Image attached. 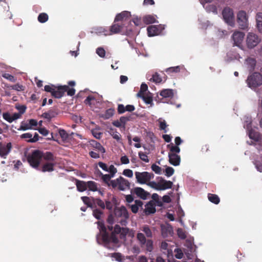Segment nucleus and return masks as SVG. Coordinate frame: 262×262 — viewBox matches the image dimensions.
I'll return each mask as SVG.
<instances>
[{
  "label": "nucleus",
  "instance_id": "1",
  "mask_svg": "<svg viewBox=\"0 0 262 262\" xmlns=\"http://www.w3.org/2000/svg\"><path fill=\"white\" fill-rule=\"evenodd\" d=\"M99 233L97 235V241L98 243L104 244V246L108 249L112 248L110 244H117L119 242L117 236L114 233L109 234L106 231V228L104 224L102 222L98 221L97 222Z\"/></svg>",
  "mask_w": 262,
  "mask_h": 262
},
{
  "label": "nucleus",
  "instance_id": "2",
  "mask_svg": "<svg viewBox=\"0 0 262 262\" xmlns=\"http://www.w3.org/2000/svg\"><path fill=\"white\" fill-rule=\"evenodd\" d=\"M130 186V182L122 176H120L115 180H113L112 182V187L114 189L117 188L120 191L129 189Z\"/></svg>",
  "mask_w": 262,
  "mask_h": 262
},
{
  "label": "nucleus",
  "instance_id": "3",
  "mask_svg": "<svg viewBox=\"0 0 262 262\" xmlns=\"http://www.w3.org/2000/svg\"><path fill=\"white\" fill-rule=\"evenodd\" d=\"M246 81L249 87L256 88L262 85V75L259 72H254L248 77Z\"/></svg>",
  "mask_w": 262,
  "mask_h": 262
},
{
  "label": "nucleus",
  "instance_id": "4",
  "mask_svg": "<svg viewBox=\"0 0 262 262\" xmlns=\"http://www.w3.org/2000/svg\"><path fill=\"white\" fill-rule=\"evenodd\" d=\"M27 161L30 165L35 169H37L41 160V151L35 150L27 156Z\"/></svg>",
  "mask_w": 262,
  "mask_h": 262
},
{
  "label": "nucleus",
  "instance_id": "5",
  "mask_svg": "<svg viewBox=\"0 0 262 262\" xmlns=\"http://www.w3.org/2000/svg\"><path fill=\"white\" fill-rule=\"evenodd\" d=\"M114 214L117 219L121 218L120 222L122 225H125L126 220L129 217V214L125 207L122 206L120 207H115Z\"/></svg>",
  "mask_w": 262,
  "mask_h": 262
},
{
  "label": "nucleus",
  "instance_id": "6",
  "mask_svg": "<svg viewBox=\"0 0 262 262\" xmlns=\"http://www.w3.org/2000/svg\"><path fill=\"white\" fill-rule=\"evenodd\" d=\"M137 238L142 248L145 247L147 251L151 252L153 249V242L151 239H146L144 234L138 233Z\"/></svg>",
  "mask_w": 262,
  "mask_h": 262
},
{
  "label": "nucleus",
  "instance_id": "7",
  "mask_svg": "<svg viewBox=\"0 0 262 262\" xmlns=\"http://www.w3.org/2000/svg\"><path fill=\"white\" fill-rule=\"evenodd\" d=\"M261 39L258 35L253 33H249L246 38V43L248 48L252 49L256 47Z\"/></svg>",
  "mask_w": 262,
  "mask_h": 262
},
{
  "label": "nucleus",
  "instance_id": "8",
  "mask_svg": "<svg viewBox=\"0 0 262 262\" xmlns=\"http://www.w3.org/2000/svg\"><path fill=\"white\" fill-rule=\"evenodd\" d=\"M135 176L138 183L140 184H145L147 182L154 178V174L147 171L142 172L136 171Z\"/></svg>",
  "mask_w": 262,
  "mask_h": 262
},
{
  "label": "nucleus",
  "instance_id": "9",
  "mask_svg": "<svg viewBox=\"0 0 262 262\" xmlns=\"http://www.w3.org/2000/svg\"><path fill=\"white\" fill-rule=\"evenodd\" d=\"M223 17L225 21L230 26H232L234 24V15L232 10L226 7L224 9L222 12Z\"/></svg>",
  "mask_w": 262,
  "mask_h": 262
},
{
  "label": "nucleus",
  "instance_id": "10",
  "mask_svg": "<svg viewBox=\"0 0 262 262\" xmlns=\"http://www.w3.org/2000/svg\"><path fill=\"white\" fill-rule=\"evenodd\" d=\"M130 14L128 11H123L118 14L115 18V23L119 22L120 24H125V26L130 22Z\"/></svg>",
  "mask_w": 262,
  "mask_h": 262
},
{
  "label": "nucleus",
  "instance_id": "11",
  "mask_svg": "<svg viewBox=\"0 0 262 262\" xmlns=\"http://www.w3.org/2000/svg\"><path fill=\"white\" fill-rule=\"evenodd\" d=\"M165 27L163 25H151L147 27V34L149 36L158 35L162 33Z\"/></svg>",
  "mask_w": 262,
  "mask_h": 262
},
{
  "label": "nucleus",
  "instance_id": "12",
  "mask_svg": "<svg viewBox=\"0 0 262 262\" xmlns=\"http://www.w3.org/2000/svg\"><path fill=\"white\" fill-rule=\"evenodd\" d=\"M130 192L133 194H135L137 197L144 200H146L150 195L149 192L139 187H136L131 189Z\"/></svg>",
  "mask_w": 262,
  "mask_h": 262
},
{
  "label": "nucleus",
  "instance_id": "13",
  "mask_svg": "<svg viewBox=\"0 0 262 262\" xmlns=\"http://www.w3.org/2000/svg\"><path fill=\"white\" fill-rule=\"evenodd\" d=\"M126 28L127 26H125V24H120L119 22L115 23L114 21L113 24L110 27V30L111 33L110 34L124 32L127 31Z\"/></svg>",
  "mask_w": 262,
  "mask_h": 262
},
{
  "label": "nucleus",
  "instance_id": "14",
  "mask_svg": "<svg viewBox=\"0 0 262 262\" xmlns=\"http://www.w3.org/2000/svg\"><path fill=\"white\" fill-rule=\"evenodd\" d=\"M237 23L242 29H245L247 27L248 17L244 11H241L237 14Z\"/></svg>",
  "mask_w": 262,
  "mask_h": 262
},
{
  "label": "nucleus",
  "instance_id": "15",
  "mask_svg": "<svg viewBox=\"0 0 262 262\" xmlns=\"http://www.w3.org/2000/svg\"><path fill=\"white\" fill-rule=\"evenodd\" d=\"M56 162H45L39 165L37 170L42 172H51L54 170Z\"/></svg>",
  "mask_w": 262,
  "mask_h": 262
},
{
  "label": "nucleus",
  "instance_id": "16",
  "mask_svg": "<svg viewBox=\"0 0 262 262\" xmlns=\"http://www.w3.org/2000/svg\"><path fill=\"white\" fill-rule=\"evenodd\" d=\"M12 148V145L10 142L7 144L0 142V157L6 159L7 156L10 152Z\"/></svg>",
  "mask_w": 262,
  "mask_h": 262
},
{
  "label": "nucleus",
  "instance_id": "17",
  "mask_svg": "<svg viewBox=\"0 0 262 262\" xmlns=\"http://www.w3.org/2000/svg\"><path fill=\"white\" fill-rule=\"evenodd\" d=\"M67 88L66 85L55 87L52 96L58 99L61 98L64 95L65 92H66V89Z\"/></svg>",
  "mask_w": 262,
  "mask_h": 262
},
{
  "label": "nucleus",
  "instance_id": "18",
  "mask_svg": "<svg viewBox=\"0 0 262 262\" xmlns=\"http://www.w3.org/2000/svg\"><path fill=\"white\" fill-rule=\"evenodd\" d=\"M160 96L162 97L161 101L165 102L164 99H171L174 96L173 90L172 89H163L159 93Z\"/></svg>",
  "mask_w": 262,
  "mask_h": 262
},
{
  "label": "nucleus",
  "instance_id": "19",
  "mask_svg": "<svg viewBox=\"0 0 262 262\" xmlns=\"http://www.w3.org/2000/svg\"><path fill=\"white\" fill-rule=\"evenodd\" d=\"M156 211V204L154 201H150L145 205L144 212L146 215L153 214Z\"/></svg>",
  "mask_w": 262,
  "mask_h": 262
},
{
  "label": "nucleus",
  "instance_id": "20",
  "mask_svg": "<svg viewBox=\"0 0 262 262\" xmlns=\"http://www.w3.org/2000/svg\"><path fill=\"white\" fill-rule=\"evenodd\" d=\"M245 34L242 32H235L232 35V39L234 41V44L236 46H239L243 40Z\"/></svg>",
  "mask_w": 262,
  "mask_h": 262
},
{
  "label": "nucleus",
  "instance_id": "21",
  "mask_svg": "<svg viewBox=\"0 0 262 262\" xmlns=\"http://www.w3.org/2000/svg\"><path fill=\"white\" fill-rule=\"evenodd\" d=\"M169 162L173 166H178L180 165L181 161L180 156L174 154V153H168Z\"/></svg>",
  "mask_w": 262,
  "mask_h": 262
},
{
  "label": "nucleus",
  "instance_id": "22",
  "mask_svg": "<svg viewBox=\"0 0 262 262\" xmlns=\"http://www.w3.org/2000/svg\"><path fill=\"white\" fill-rule=\"evenodd\" d=\"M159 190L171 188L173 185L171 181H167L162 178L159 181Z\"/></svg>",
  "mask_w": 262,
  "mask_h": 262
},
{
  "label": "nucleus",
  "instance_id": "23",
  "mask_svg": "<svg viewBox=\"0 0 262 262\" xmlns=\"http://www.w3.org/2000/svg\"><path fill=\"white\" fill-rule=\"evenodd\" d=\"M41 159L42 158L46 162H56V157L51 152L46 151L44 152L41 151Z\"/></svg>",
  "mask_w": 262,
  "mask_h": 262
},
{
  "label": "nucleus",
  "instance_id": "24",
  "mask_svg": "<svg viewBox=\"0 0 262 262\" xmlns=\"http://www.w3.org/2000/svg\"><path fill=\"white\" fill-rule=\"evenodd\" d=\"M143 203L139 200L135 201V204L130 205V208L133 213H136L138 212L139 209L141 208L143 209Z\"/></svg>",
  "mask_w": 262,
  "mask_h": 262
},
{
  "label": "nucleus",
  "instance_id": "25",
  "mask_svg": "<svg viewBox=\"0 0 262 262\" xmlns=\"http://www.w3.org/2000/svg\"><path fill=\"white\" fill-rule=\"evenodd\" d=\"M256 63L255 59L249 57L246 60L247 69L250 72L254 71Z\"/></svg>",
  "mask_w": 262,
  "mask_h": 262
},
{
  "label": "nucleus",
  "instance_id": "26",
  "mask_svg": "<svg viewBox=\"0 0 262 262\" xmlns=\"http://www.w3.org/2000/svg\"><path fill=\"white\" fill-rule=\"evenodd\" d=\"M161 232L164 237H167L172 233V227L169 225H162Z\"/></svg>",
  "mask_w": 262,
  "mask_h": 262
},
{
  "label": "nucleus",
  "instance_id": "27",
  "mask_svg": "<svg viewBox=\"0 0 262 262\" xmlns=\"http://www.w3.org/2000/svg\"><path fill=\"white\" fill-rule=\"evenodd\" d=\"M57 115V112L56 110H50L47 112H45L42 114V117L48 120H51L52 118L56 117Z\"/></svg>",
  "mask_w": 262,
  "mask_h": 262
},
{
  "label": "nucleus",
  "instance_id": "28",
  "mask_svg": "<svg viewBox=\"0 0 262 262\" xmlns=\"http://www.w3.org/2000/svg\"><path fill=\"white\" fill-rule=\"evenodd\" d=\"M90 145L93 148L97 149L98 151L102 153L105 152V148L101 145V144L94 140H91L90 141Z\"/></svg>",
  "mask_w": 262,
  "mask_h": 262
},
{
  "label": "nucleus",
  "instance_id": "29",
  "mask_svg": "<svg viewBox=\"0 0 262 262\" xmlns=\"http://www.w3.org/2000/svg\"><path fill=\"white\" fill-rule=\"evenodd\" d=\"M108 133L118 142H121V136L119 133L117 132L116 129L111 127L108 131Z\"/></svg>",
  "mask_w": 262,
  "mask_h": 262
},
{
  "label": "nucleus",
  "instance_id": "30",
  "mask_svg": "<svg viewBox=\"0 0 262 262\" xmlns=\"http://www.w3.org/2000/svg\"><path fill=\"white\" fill-rule=\"evenodd\" d=\"M76 185L78 191L83 192L87 189V182L76 180Z\"/></svg>",
  "mask_w": 262,
  "mask_h": 262
},
{
  "label": "nucleus",
  "instance_id": "31",
  "mask_svg": "<svg viewBox=\"0 0 262 262\" xmlns=\"http://www.w3.org/2000/svg\"><path fill=\"white\" fill-rule=\"evenodd\" d=\"M114 177V176L110 174H105L102 176L101 179L102 182L106 184L108 187H112V180H111V179Z\"/></svg>",
  "mask_w": 262,
  "mask_h": 262
},
{
  "label": "nucleus",
  "instance_id": "32",
  "mask_svg": "<svg viewBox=\"0 0 262 262\" xmlns=\"http://www.w3.org/2000/svg\"><path fill=\"white\" fill-rule=\"evenodd\" d=\"M140 98H142L144 102L147 104H150V105H153V99L152 96L151 95V94L149 93L148 94H144L142 96L139 97Z\"/></svg>",
  "mask_w": 262,
  "mask_h": 262
},
{
  "label": "nucleus",
  "instance_id": "33",
  "mask_svg": "<svg viewBox=\"0 0 262 262\" xmlns=\"http://www.w3.org/2000/svg\"><path fill=\"white\" fill-rule=\"evenodd\" d=\"M128 232V229L125 228H121L118 225H115L114 227V231L111 233H114L115 235L122 233V234H126ZM117 236V235H116Z\"/></svg>",
  "mask_w": 262,
  "mask_h": 262
},
{
  "label": "nucleus",
  "instance_id": "34",
  "mask_svg": "<svg viewBox=\"0 0 262 262\" xmlns=\"http://www.w3.org/2000/svg\"><path fill=\"white\" fill-rule=\"evenodd\" d=\"M93 203L94 204V208L96 206L100 207L101 209H104L105 205L104 202L100 199L92 198Z\"/></svg>",
  "mask_w": 262,
  "mask_h": 262
},
{
  "label": "nucleus",
  "instance_id": "35",
  "mask_svg": "<svg viewBox=\"0 0 262 262\" xmlns=\"http://www.w3.org/2000/svg\"><path fill=\"white\" fill-rule=\"evenodd\" d=\"M208 199L210 202L215 204H218L220 202V198L215 194L208 193Z\"/></svg>",
  "mask_w": 262,
  "mask_h": 262
},
{
  "label": "nucleus",
  "instance_id": "36",
  "mask_svg": "<svg viewBox=\"0 0 262 262\" xmlns=\"http://www.w3.org/2000/svg\"><path fill=\"white\" fill-rule=\"evenodd\" d=\"M115 113V110L114 108H108L106 110L104 114H102L101 117L104 119H108L111 118Z\"/></svg>",
  "mask_w": 262,
  "mask_h": 262
},
{
  "label": "nucleus",
  "instance_id": "37",
  "mask_svg": "<svg viewBox=\"0 0 262 262\" xmlns=\"http://www.w3.org/2000/svg\"><path fill=\"white\" fill-rule=\"evenodd\" d=\"M147 78L150 81H152L156 83H161L162 80V78L161 77L160 75L157 73H155L154 74H153L151 78H149V76H148Z\"/></svg>",
  "mask_w": 262,
  "mask_h": 262
},
{
  "label": "nucleus",
  "instance_id": "38",
  "mask_svg": "<svg viewBox=\"0 0 262 262\" xmlns=\"http://www.w3.org/2000/svg\"><path fill=\"white\" fill-rule=\"evenodd\" d=\"M87 188H89V190L92 191H96L98 190V185L97 183L94 181H90L87 182Z\"/></svg>",
  "mask_w": 262,
  "mask_h": 262
},
{
  "label": "nucleus",
  "instance_id": "39",
  "mask_svg": "<svg viewBox=\"0 0 262 262\" xmlns=\"http://www.w3.org/2000/svg\"><path fill=\"white\" fill-rule=\"evenodd\" d=\"M92 198H90L88 196H82L81 200L83 203L88 206V207L93 208L94 204L93 203Z\"/></svg>",
  "mask_w": 262,
  "mask_h": 262
},
{
  "label": "nucleus",
  "instance_id": "40",
  "mask_svg": "<svg viewBox=\"0 0 262 262\" xmlns=\"http://www.w3.org/2000/svg\"><path fill=\"white\" fill-rule=\"evenodd\" d=\"M100 127L99 126L96 127L95 128L92 129L91 132L93 136L97 139H100L102 135V133L99 132Z\"/></svg>",
  "mask_w": 262,
  "mask_h": 262
},
{
  "label": "nucleus",
  "instance_id": "41",
  "mask_svg": "<svg viewBox=\"0 0 262 262\" xmlns=\"http://www.w3.org/2000/svg\"><path fill=\"white\" fill-rule=\"evenodd\" d=\"M131 120V116H121L120 119V122L121 123V124H122V127L123 129L125 128V125L127 121Z\"/></svg>",
  "mask_w": 262,
  "mask_h": 262
},
{
  "label": "nucleus",
  "instance_id": "42",
  "mask_svg": "<svg viewBox=\"0 0 262 262\" xmlns=\"http://www.w3.org/2000/svg\"><path fill=\"white\" fill-rule=\"evenodd\" d=\"M148 90V86L145 83H142L140 86V90L139 92L137 93V95L138 97H140L142 96L145 94V92Z\"/></svg>",
  "mask_w": 262,
  "mask_h": 262
},
{
  "label": "nucleus",
  "instance_id": "43",
  "mask_svg": "<svg viewBox=\"0 0 262 262\" xmlns=\"http://www.w3.org/2000/svg\"><path fill=\"white\" fill-rule=\"evenodd\" d=\"M167 147L169 148L170 153L178 154L180 152V148L178 145H173L171 143L167 145Z\"/></svg>",
  "mask_w": 262,
  "mask_h": 262
},
{
  "label": "nucleus",
  "instance_id": "44",
  "mask_svg": "<svg viewBox=\"0 0 262 262\" xmlns=\"http://www.w3.org/2000/svg\"><path fill=\"white\" fill-rule=\"evenodd\" d=\"M49 17L47 13H41L38 16V20L41 23H45L48 20Z\"/></svg>",
  "mask_w": 262,
  "mask_h": 262
},
{
  "label": "nucleus",
  "instance_id": "45",
  "mask_svg": "<svg viewBox=\"0 0 262 262\" xmlns=\"http://www.w3.org/2000/svg\"><path fill=\"white\" fill-rule=\"evenodd\" d=\"M249 136L250 139L255 141H258L259 138V134L252 129L249 131Z\"/></svg>",
  "mask_w": 262,
  "mask_h": 262
},
{
  "label": "nucleus",
  "instance_id": "46",
  "mask_svg": "<svg viewBox=\"0 0 262 262\" xmlns=\"http://www.w3.org/2000/svg\"><path fill=\"white\" fill-rule=\"evenodd\" d=\"M181 67L180 66H176L173 67H170L169 68H167L166 70V72L168 74L172 73H179L180 72Z\"/></svg>",
  "mask_w": 262,
  "mask_h": 262
},
{
  "label": "nucleus",
  "instance_id": "47",
  "mask_svg": "<svg viewBox=\"0 0 262 262\" xmlns=\"http://www.w3.org/2000/svg\"><path fill=\"white\" fill-rule=\"evenodd\" d=\"M142 231L145 233L147 237H151L152 236V232L147 225H144L142 228Z\"/></svg>",
  "mask_w": 262,
  "mask_h": 262
},
{
  "label": "nucleus",
  "instance_id": "48",
  "mask_svg": "<svg viewBox=\"0 0 262 262\" xmlns=\"http://www.w3.org/2000/svg\"><path fill=\"white\" fill-rule=\"evenodd\" d=\"M144 21L146 24H152L156 22L155 17L151 15H147L144 17Z\"/></svg>",
  "mask_w": 262,
  "mask_h": 262
},
{
  "label": "nucleus",
  "instance_id": "49",
  "mask_svg": "<svg viewBox=\"0 0 262 262\" xmlns=\"http://www.w3.org/2000/svg\"><path fill=\"white\" fill-rule=\"evenodd\" d=\"M102 214V211L100 210L99 209H95L93 210V214L94 216V217L97 220L100 219L101 216Z\"/></svg>",
  "mask_w": 262,
  "mask_h": 262
},
{
  "label": "nucleus",
  "instance_id": "50",
  "mask_svg": "<svg viewBox=\"0 0 262 262\" xmlns=\"http://www.w3.org/2000/svg\"><path fill=\"white\" fill-rule=\"evenodd\" d=\"M177 233L179 237L181 239H184L186 238V232L183 229L179 228L177 230Z\"/></svg>",
  "mask_w": 262,
  "mask_h": 262
},
{
  "label": "nucleus",
  "instance_id": "51",
  "mask_svg": "<svg viewBox=\"0 0 262 262\" xmlns=\"http://www.w3.org/2000/svg\"><path fill=\"white\" fill-rule=\"evenodd\" d=\"M58 133L60 136L63 140H67L68 138L69 135L65 130L63 129H59Z\"/></svg>",
  "mask_w": 262,
  "mask_h": 262
},
{
  "label": "nucleus",
  "instance_id": "52",
  "mask_svg": "<svg viewBox=\"0 0 262 262\" xmlns=\"http://www.w3.org/2000/svg\"><path fill=\"white\" fill-rule=\"evenodd\" d=\"M138 154L139 158L142 161L145 162L146 163L149 162V159L148 158L147 155L145 153H144L142 151H140L139 152Z\"/></svg>",
  "mask_w": 262,
  "mask_h": 262
},
{
  "label": "nucleus",
  "instance_id": "53",
  "mask_svg": "<svg viewBox=\"0 0 262 262\" xmlns=\"http://www.w3.org/2000/svg\"><path fill=\"white\" fill-rule=\"evenodd\" d=\"M147 184L151 188L159 190V181L157 183L155 181H151L149 182Z\"/></svg>",
  "mask_w": 262,
  "mask_h": 262
},
{
  "label": "nucleus",
  "instance_id": "54",
  "mask_svg": "<svg viewBox=\"0 0 262 262\" xmlns=\"http://www.w3.org/2000/svg\"><path fill=\"white\" fill-rule=\"evenodd\" d=\"M107 170L108 171H107L109 172V174H111L114 177L117 172V168L113 165H110L109 167H108Z\"/></svg>",
  "mask_w": 262,
  "mask_h": 262
},
{
  "label": "nucleus",
  "instance_id": "55",
  "mask_svg": "<svg viewBox=\"0 0 262 262\" xmlns=\"http://www.w3.org/2000/svg\"><path fill=\"white\" fill-rule=\"evenodd\" d=\"M151 169L157 174H160L161 173L162 169L161 167L157 165L156 164H154L151 165Z\"/></svg>",
  "mask_w": 262,
  "mask_h": 262
},
{
  "label": "nucleus",
  "instance_id": "56",
  "mask_svg": "<svg viewBox=\"0 0 262 262\" xmlns=\"http://www.w3.org/2000/svg\"><path fill=\"white\" fill-rule=\"evenodd\" d=\"M96 53L100 57H104L105 55V51L103 48L99 47L96 50Z\"/></svg>",
  "mask_w": 262,
  "mask_h": 262
},
{
  "label": "nucleus",
  "instance_id": "57",
  "mask_svg": "<svg viewBox=\"0 0 262 262\" xmlns=\"http://www.w3.org/2000/svg\"><path fill=\"white\" fill-rule=\"evenodd\" d=\"M30 129H31V127H30V125H29V124L22 122L18 130H26Z\"/></svg>",
  "mask_w": 262,
  "mask_h": 262
},
{
  "label": "nucleus",
  "instance_id": "58",
  "mask_svg": "<svg viewBox=\"0 0 262 262\" xmlns=\"http://www.w3.org/2000/svg\"><path fill=\"white\" fill-rule=\"evenodd\" d=\"M174 172V169L171 167H167L165 169V174L167 177L171 176Z\"/></svg>",
  "mask_w": 262,
  "mask_h": 262
},
{
  "label": "nucleus",
  "instance_id": "59",
  "mask_svg": "<svg viewBox=\"0 0 262 262\" xmlns=\"http://www.w3.org/2000/svg\"><path fill=\"white\" fill-rule=\"evenodd\" d=\"M111 257L114 258L116 260L118 261H122V255L120 253H114L111 254Z\"/></svg>",
  "mask_w": 262,
  "mask_h": 262
},
{
  "label": "nucleus",
  "instance_id": "60",
  "mask_svg": "<svg viewBox=\"0 0 262 262\" xmlns=\"http://www.w3.org/2000/svg\"><path fill=\"white\" fill-rule=\"evenodd\" d=\"M55 86L54 85H46L45 86L44 90L47 92H50L52 94L53 92L55 89Z\"/></svg>",
  "mask_w": 262,
  "mask_h": 262
},
{
  "label": "nucleus",
  "instance_id": "61",
  "mask_svg": "<svg viewBox=\"0 0 262 262\" xmlns=\"http://www.w3.org/2000/svg\"><path fill=\"white\" fill-rule=\"evenodd\" d=\"M3 77L11 82H15L16 80L14 76L8 73L3 74Z\"/></svg>",
  "mask_w": 262,
  "mask_h": 262
},
{
  "label": "nucleus",
  "instance_id": "62",
  "mask_svg": "<svg viewBox=\"0 0 262 262\" xmlns=\"http://www.w3.org/2000/svg\"><path fill=\"white\" fill-rule=\"evenodd\" d=\"M3 118L9 122V123L12 122V116L10 115V113L6 112L3 114Z\"/></svg>",
  "mask_w": 262,
  "mask_h": 262
},
{
  "label": "nucleus",
  "instance_id": "63",
  "mask_svg": "<svg viewBox=\"0 0 262 262\" xmlns=\"http://www.w3.org/2000/svg\"><path fill=\"white\" fill-rule=\"evenodd\" d=\"M123 174L128 178H132L133 176V171L129 169H124L123 171Z\"/></svg>",
  "mask_w": 262,
  "mask_h": 262
},
{
  "label": "nucleus",
  "instance_id": "64",
  "mask_svg": "<svg viewBox=\"0 0 262 262\" xmlns=\"http://www.w3.org/2000/svg\"><path fill=\"white\" fill-rule=\"evenodd\" d=\"M117 111L119 114H122L125 112V106L122 104H119L118 105Z\"/></svg>",
  "mask_w": 262,
  "mask_h": 262
}]
</instances>
